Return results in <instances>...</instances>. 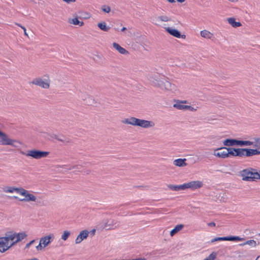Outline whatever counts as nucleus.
<instances>
[{
  "label": "nucleus",
  "mask_w": 260,
  "mask_h": 260,
  "mask_svg": "<svg viewBox=\"0 0 260 260\" xmlns=\"http://www.w3.org/2000/svg\"><path fill=\"white\" fill-rule=\"evenodd\" d=\"M3 191L7 193H12L17 192L20 195L24 196L23 199H20L19 200L21 202H37V198L34 194L29 193L22 187H16L12 186H4L2 188Z\"/></svg>",
  "instance_id": "1"
},
{
  "label": "nucleus",
  "mask_w": 260,
  "mask_h": 260,
  "mask_svg": "<svg viewBox=\"0 0 260 260\" xmlns=\"http://www.w3.org/2000/svg\"><path fill=\"white\" fill-rule=\"evenodd\" d=\"M121 122L123 124L139 126L143 128H151L155 126V123L152 121L139 119L132 116L123 119Z\"/></svg>",
  "instance_id": "2"
},
{
  "label": "nucleus",
  "mask_w": 260,
  "mask_h": 260,
  "mask_svg": "<svg viewBox=\"0 0 260 260\" xmlns=\"http://www.w3.org/2000/svg\"><path fill=\"white\" fill-rule=\"evenodd\" d=\"M15 233L9 232L6 234L5 236L0 238V251L4 252L13 245L9 244V241L14 242L15 240Z\"/></svg>",
  "instance_id": "3"
},
{
  "label": "nucleus",
  "mask_w": 260,
  "mask_h": 260,
  "mask_svg": "<svg viewBox=\"0 0 260 260\" xmlns=\"http://www.w3.org/2000/svg\"><path fill=\"white\" fill-rule=\"evenodd\" d=\"M51 80L48 74H45L42 77H36L34 78L30 84L38 86L43 89H48L50 86Z\"/></svg>",
  "instance_id": "4"
},
{
  "label": "nucleus",
  "mask_w": 260,
  "mask_h": 260,
  "mask_svg": "<svg viewBox=\"0 0 260 260\" xmlns=\"http://www.w3.org/2000/svg\"><path fill=\"white\" fill-rule=\"evenodd\" d=\"M257 172L254 169L251 168L244 169L240 172L243 181H253L256 180V175Z\"/></svg>",
  "instance_id": "5"
},
{
  "label": "nucleus",
  "mask_w": 260,
  "mask_h": 260,
  "mask_svg": "<svg viewBox=\"0 0 260 260\" xmlns=\"http://www.w3.org/2000/svg\"><path fill=\"white\" fill-rule=\"evenodd\" d=\"M21 153L26 156L31 157L37 159L46 157L49 153V152L47 151H43L37 149L29 150L26 153L23 152H21Z\"/></svg>",
  "instance_id": "6"
},
{
  "label": "nucleus",
  "mask_w": 260,
  "mask_h": 260,
  "mask_svg": "<svg viewBox=\"0 0 260 260\" xmlns=\"http://www.w3.org/2000/svg\"><path fill=\"white\" fill-rule=\"evenodd\" d=\"M0 138L1 139V141L2 144L3 145H11L17 147L18 146V145L20 144L18 141L10 139L9 136L4 132L1 135Z\"/></svg>",
  "instance_id": "7"
},
{
  "label": "nucleus",
  "mask_w": 260,
  "mask_h": 260,
  "mask_svg": "<svg viewBox=\"0 0 260 260\" xmlns=\"http://www.w3.org/2000/svg\"><path fill=\"white\" fill-rule=\"evenodd\" d=\"M159 88L163 90L172 92H176L178 91L177 86L175 84L170 82L166 79L164 80Z\"/></svg>",
  "instance_id": "8"
},
{
  "label": "nucleus",
  "mask_w": 260,
  "mask_h": 260,
  "mask_svg": "<svg viewBox=\"0 0 260 260\" xmlns=\"http://www.w3.org/2000/svg\"><path fill=\"white\" fill-rule=\"evenodd\" d=\"M149 80L155 87L159 88L165 78L160 77L158 73L151 74L149 76Z\"/></svg>",
  "instance_id": "9"
},
{
  "label": "nucleus",
  "mask_w": 260,
  "mask_h": 260,
  "mask_svg": "<svg viewBox=\"0 0 260 260\" xmlns=\"http://www.w3.org/2000/svg\"><path fill=\"white\" fill-rule=\"evenodd\" d=\"M185 185L186 189L195 190L202 188L203 186V183L201 181L197 180L186 183Z\"/></svg>",
  "instance_id": "10"
},
{
  "label": "nucleus",
  "mask_w": 260,
  "mask_h": 260,
  "mask_svg": "<svg viewBox=\"0 0 260 260\" xmlns=\"http://www.w3.org/2000/svg\"><path fill=\"white\" fill-rule=\"evenodd\" d=\"M244 239L243 238H241L238 236H229V237H217L215 238L214 239H213L211 240V242L213 243L216 241H243Z\"/></svg>",
  "instance_id": "11"
},
{
  "label": "nucleus",
  "mask_w": 260,
  "mask_h": 260,
  "mask_svg": "<svg viewBox=\"0 0 260 260\" xmlns=\"http://www.w3.org/2000/svg\"><path fill=\"white\" fill-rule=\"evenodd\" d=\"M227 151V147H221L215 150L213 154L216 157L225 158L228 157Z\"/></svg>",
  "instance_id": "12"
},
{
  "label": "nucleus",
  "mask_w": 260,
  "mask_h": 260,
  "mask_svg": "<svg viewBox=\"0 0 260 260\" xmlns=\"http://www.w3.org/2000/svg\"><path fill=\"white\" fill-rule=\"evenodd\" d=\"M55 236L53 234H50L48 235L42 237L40 239L41 244H42L43 247H47L54 239Z\"/></svg>",
  "instance_id": "13"
},
{
  "label": "nucleus",
  "mask_w": 260,
  "mask_h": 260,
  "mask_svg": "<svg viewBox=\"0 0 260 260\" xmlns=\"http://www.w3.org/2000/svg\"><path fill=\"white\" fill-rule=\"evenodd\" d=\"M118 226V223L114 219H109L104 223L103 229L106 230L114 229Z\"/></svg>",
  "instance_id": "14"
},
{
  "label": "nucleus",
  "mask_w": 260,
  "mask_h": 260,
  "mask_svg": "<svg viewBox=\"0 0 260 260\" xmlns=\"http://www.w3.org/2000/svg\"><path fill=\"white\" fill-rule=\"evenodd\" d=\"M173 107L177 109L181 110H188L190 111H195L197 110L196 109L191 106L182 105L180 103V102H179V100L177 101L176 103L174 104Z\"/></svg>",
  "instance_id": "15"
},
{
  "label": "nucleus",
  "mask_w": 260,
  "mask_h": 260,
  "mask_svg": "<svg viewBox=\"0 0 260 260\" xmlns=\"http://www.w3.org/2000/svg\"><path fill=\"white\" fill-rule=\"evenodd\" d=\"M89 233V231L86 230L81 231L75 240L76 244H79L83 240L87 239V238L88 236Z\"/></svg>",
  "instance_id": "16"
},
{
  "label": "nucleus",
  "mask_w": 260,
  "mask_h": 260,
  "mask_svg": "<svg viewBox=\"0 0 260 260\" xmlns=\"http://www.w3.org/2000/svg\"><path fill=\"white\" fill-rule=\"evenodd\" d=\"M165 30L167 32H168L169 34H170L171 35L179 38H182L183 39L185 38V35H181L180 32L177 29L172 28L171 27H165Z\"/></svg>",
  "instance_id": "17"
},
{
  "label": "nucleus",
  "mask_w": 260,
  "mask_h": 260,
  "mask_svg": "<svg viewBox=\"0 0 260 260\" xmlns=\"http://www.w3.org/2000/svg\"><path fill=\"white\" fill-rule=\"evenodd\" d=\"M81 98L87 104L92 105L94 104L95 101L94 99L91 95L86 94L82 93L81 96Z\"/></svg>",
  "instance_id": "18"
},
{
  "label": "nucleus",
  "mask_w": 260,
  "mask_h": 260,
  "mask_svg": "<svg viewBox=\"0 0 260 260\" xmlns=\"http://www.w3.org/2000/svg\"><path fill=\"white\" fill-rule=\"evenodd\" d=\"M15 240L14 242H12V245H14L18 243V242L21 241L25 237H26L27 235L25 232L16 233H15Z\"/></svg>",
  "instance_id": "19"
},
{
  "label": "nucleus",
  "mask_w": 260,
  "mask_h": 260,
  "mask_svg": "<svg viewBox=\"0 0 260 260\" xmlns=\"http://www.w3.org/2000/svg\"><path fill=\"white\" fill-rule=\"evenodd\" d=\"M186 158H178L175 159L173 161V165L175 166L179 167H183L187 166V164L186 163Z\"/></svg>",
  "instance_id": "20"
},
{
  "label": "nucleus",
  "mask_w": 260,
  "mask_h": 260,
  "mask_svg": "<svg viewBox=\"0 0 260 260\" xmlns=\"http://www.w3.org/2000/svg\"><path fill=\"white\" fill-rule=\"evenodd\" d=\"M200 35L202 37L205 39L212 40L214 38V35L212 32L206 29L201 30Z\"/></svg>",
  "instance_id": "21"
},
{
  "label": "nucleus",
  "mask_w": 260,
  "mask_h": 260,
  "mask_svg": "<svg viewBox=\"0 0 260 260\" xmlns=\"http://www.w3.org/2000/svg\"><path fill=\"white\" fill-rule=\"evenodd\" d=\"M258 154H260V151L257 149L245 148V156H251Z\"/></svg>",
  "instance_id": "22"
},
{
  "label": "nucleus",
  "mask_w": 260,
  "mask_h": 260,
  "mask_svg": "<svg viewBox=\"0 0 260 260\" xmlns=\"http://www.w3.org/2000/svg\"><path fill=\"white\" fill-rule=\"evenodd\" d=\"M168 187L174 191H179L186 190L185 183L181 185H168Z\"/></svg>",
  "instance_id": "23"
},
{
  "label": "nucleus",
  "mask_w": 260,
  "mask_h": 260,
  "mask_svg": "<svg viewBox=\"0 0 260 260\" xmlns=\"http://www.w3.org/2000/svg\"><path fill=\"white\" fill-rule=\"evenodd\" d=\"M113 47L117 50L120 53L122 54H127L128 53V52L124 48L121 47L118 43H113Z\"/></svg>",
  "instance_id": "24"
},
{
  "label": "nucleus",
  "mask_w": 260,
  "mask_h": 260,
  "mask_svg": "<svg viewBox=\"0 0 260 260\" xmlns=\"http://www.w3.org/2000/svg\"><path fill=\"white\" fill-rule=\"evenodd\" d=\"M227 21L233 27H238L242 26L240 22H236L235 18L231 17L227 19Z\"/></svg>",
  "instance_id": "25"
},
{
  "label": "nucleus",
  "mask_w": 260,
  "mask_h": 260,
  "mask_svg": "<svg viewBox=\"0 0 260 260\" xmlns=\"http://www.w3.org/2000/svg\"><path fill=\"white\" fill-rule=\"evenodd\" d=\"M238 140L227 139L223 142L224 146H232L237 145Z\"/></svg>",
  "instance_id": "26"
},
{
  "label": "nucleus",
  "mask_w": 260,
  "mask_h": 260,
  "mask_svg": "<svg viewBox=\"0 0 260 260\" xmlns=\"http://www.w3.org/2000/svg\"><path fill=\"white\" fill-rule=\"evenodd\" d=\"M56 169L58 172L64 173L70 171V165H57Z\"/></svg>",
  "instance_id": "27"
},
{
  "label": "nucleus",
  "mask_w": 260,
  "mask_h": 260,
  "mask_svg": "<svg viewBox=\"0 0 260 260\" xmlns=\"http://www.w3.org/2000/svg\"><path fill=\"white\" fill-rule=\"evenodd\" d=\"M184 225L183 224H178L170 232V236L173 237L177 232L181 230Z\"/></svg>",
  "instance_id": "28"
},
{
  "label": "nucleus",
  "mask_w": 260,
  "mask_h": 260,
  "mask_svg": "<svg viewBox=\"0 0 260 260\" xmlns=\"http://www.w3.org/2000/svg\"><path fill=\"white\" fill-rule=\"evenodd\" d=\"M69 22L70 24H73L74 25H78L80 26H83L84 25V22L83 21H80L78 18L76 17L73 19H69Z\"/></svg>",
  "instance_id": "29"
},
{
  "label": "nucleus",
  "mask_w": 260,
  "mask_h": 260,
  "mask_svg": "<svg viewBox=\"0 0 260 260\" xmlns=\"http://www.w3.org/2000/svg\"><path fill=\"white\" fill-rule=\"evenodd\" d=\"M233 150H235L236 156L242 157L245 155V148H236Z\"/></svg>",
  "instance_id": "30"
},
{
  "label": "nucleus",
  "mask_w": 260,
  "mask_h": 260,
  "mask_svg": "<svg viewBox=\"0 0 260 260\" xmlns=\"http://www.w3.org/2000/svg\"><path fill=\"white\" fill-rule=\"evenodd\" d=\"M98 26L101 30H102L104 31H108L110 29V27L108 26H107L105 22H102L99 23L98 24Z\"/></svg>",
  "instance_id": "31"
},
{
  "label": "nucleus",
  "mask_w": 260,
  "mask_h": 260,
  "mask_svg": "<svg viewBox=\"0 0 260 260\" xmlns=\"http://www.w3.org/2000/svg\"><path fill=\"white\" fill-rule=\"evenodd\" d=\"M245 245H249L252 247H255L256 246V242L254 240H250L246 241L245 242L240 244V246H243Z\"/></svg>",
  "instance_id": "32"
},
{
  "label": "nucleus",
  "mask_w": 260,
  "mask_h": 260,
  "mask_svg": "<svg viewBox=\"0 0 260 260\" xmlns=\"http://www.w3.org/2000/svg\"><path fill=\"white\" fill-rule=\"evenodd\" d=\"M253 144V142L249 141L238 140L237 145L240 146H250Z\"/></svg>",
  "instance_id": "33"
},
{
  "label": "nucleus",
  "mask_w": 260,
  "mask_h": 260,
  "mask_svg": "<svg viewBox=\"0 0 260 260\" xmlns=\"http://www.w3.org/2000/svg\"><path fill=\"white\" fill-rule=\"evenodd\" d=\"M158 19H160L161 22H169L172 21L171 18L166 15L159 16Z\"/></svg>",
  "instance_id": "34"
},
{
  "label": "nucleus",
  "mask_w": 260,
  "mask_h": 260,
  "mask_svg": "<svg viewBox=\"0 0 260 260\" xmlns=\"http://www.w3.org/2000/svg\"><path fill=\"white\" fill-rule=\"evenodd\" d=\"M233 149H236L235 148L232 147H227V154H228V157H229L230 155H231L234 156H236V155L235 154V150H233Z\"/></svg>",
  "instance_id": "35"
},
{
  "label": "nucleus",
  "mask_w": 260,
  "mask_h": 260,
  "mask_svg": "<svg viewBox=\"0 0 260 260\" xmlns=\"http://www.w3.org/2000/svg\"><path fill=\"white\" fill-rule=\"evenodd\" d=\"M71 233L68 231H64L62 235H61V238L63 241H66L69 237L70 236Z\"/></svg>",
  "instance_id": "36"
},
{
  "label": "nucleus",
  "mask_w": 260,
  "mask_h": 260,
  "mask_svg": "<svg viewBox=\"0 0 260 260\" xmlns=\"http://www.w3.org/2000/svg\"><path fill=\"white\" fill-rule=\"evenodd\" d=\"M101 9L103 12L107 13H109L111 11V8L108 6H103Z\"/></svg>",
  "instance_id": "37"
},
{
  "label": "nucleus",
  "mask_w": 260,
  "mask_h": 260,
  "mask_svg": "<svg viewBox=\"0 0 260 260\" xmlns=\"http://www.w3.org/2000/svg\"><path fill=\"white\" fill-rule=\"evenodd\" d=\"M153 23L155 24V25H160L161 24V20L160 19H158V16L157 17H156L154 19H153Z\"/></svg>",
  "instance_id": "38"
},
{
  "label": "nucleus",
  "mask_w": 260,
  "mask_h": 260,
  "mask_svg": "<svg viewBox=\"0 0 260 260\" xmlns=\"http://www.w3.org/2000/svg\"><path fill=\"white\" fill-rule=\"evenodd\" d=\"M15 24L20 27L24 31V35L27 37H28V35L27 34V33L26 32V28H25V27H24L23 26L21 25L20 24H19V23H15Z\"/></svg>",
  "instance_id": "39"
},
{
  "label": "nucleus",
  "mask_w": 260,
  "mask_h": 260,
  "mask_svg": "<svg viewBox=\"0 0 260 260\" xmlns=\"http://www.w3.org/2000/svg\"><path fill=\"white\" fill-rule=\"evenodd\" d=\"M80 167H81V165H76L71 166V165H70V169H69V170H78V169H79Z\"/></svg>",
  "instance_id": "40"
},
{
  "label": "nucleus",
  "mask_w": 260,
  "mask_h": 260,
  "mask_svg": "<svg viewBox=\"0 0 260 260\" xmlns=\"http://www.w3.org/2000/svg\"><path fill=\"white\" fill-rule=\"evenodd\" d=\"M254 141L256 143H258L257 145H255L254 147L260 148V138H255Z\"/></svg>",
  "instance_id": "41"
},
{
  "label": "nucleus",
  "mask_w": 260,
  "mask_h": 260,
  "mask_svg": "<svg viewBox=\"0 0 260 260\" xmlns=\"http://www.w3.org/2000/svg\"><path fill=\"white\" fill-rule=\"evenodd\" d=\"M45 247H43L42 244H41L40 242L38 246H36V249L38 251L42 250Z\"/></svg>",
  "instance_id": "42"
},
{
  "label": "nucleus",
  "mask_w": 260,
  "mask_h": 260,
  "mask_svg": "<svg viewBox=\"0 0 260 260\" xmlns=\"http://www.w3.org/2000/svg\"><path fill=\"white\" fill-rule=\"evenodd\" d=\"M35 240H33L31 241L30 242H29L28 243H27L25 246V248H28L32 244H33L35 242Z\"/></svg>",
  "instance_id": "43"
},
{
  "label": "nucleus",
  "mask_w": 260,
  "mask_h": 260,
  "mask_svg": "<svg viewBox=\"0 0 260 260\" xmlns=\"http://www.w3.org/2000/svg\"><path fill=\"white\" fill-rule=\"evenodd\" d=\"M222 194H223V196L221 197V198H222L223 199L222 201L223 202H225L227 199L225 193H223Z\"/></svg>",
  "instance_id": "44"
},
{
  "label": "nucleus",
  "mask_w": 260,
  "mask_h": 260,
  "mask_svg": "<svg viewBox=\"0 0 260 260\" xmlns=\"http://www.w3.org/2000/svg\"><path fill=\"white\" fill-rule=\"evenodd\" d=\"M62 1L68 4H69L72 2L74 3L76 2V0H62Z\"/></svg>",
  "instance_id": "45"
},
{
  "label": "nucleus",
  "mask_w": 260,
  "mask_h": 260,
  "mask_svg": "<svg viewBox=\"0 0 260 260\" xmlns=\"http://www.w3.org/2000/svg\"><path fill=\"white\" fill-rule=\"evenodd\" d=\"M215 223L214 222H211L208 223V225L209 226H215Z\"/></svg>",
  "instance_id": "46"
},
{
  "label": "nucleus",
  "mask_w": 260,
  "mask_h": 260,
  "mask_svg": "<svg viewBox=\"0 0 260 260\" xmlns=\"http://www.w3.org/2000/svg\"><path fill=\"white\" fill-rule=\"evenodd\" d=\"M256 175V180L257 179H260V171L259 172H257L256 173V174H255Z\"/></svg>",
  "instance_id": "47"
},
{
  "label": "nucleus",
  "mask_w": 260,
  "mask_h": 260,
  "mask_svg": "<svg viewBox=\"0 0 260 260\" xmlns=\"http://www.w3.org/2000/svg\"><path fill=\"white\" fill-rule=\"evenodd\" d=\"M179 102H180V103L181 104H186V103H187V101H186V100H183V101H179Z\"/></svg>",
  "instance_id": "48"
},
{
  "label": "nucleus",
  "mask_w": 260,
  "mask_h": 260,
  "mask_svg": "<svg viewBox=\"0 0 260 260\" xmlns=\"http://www.w3.org/2000/svg\"><path fill=\"white\" fill-rule=\"evenodd\" d=\"M95 229H93L91 231V234L94 235L95 234Z\"/></svg>",
  "instance_id": "49"
},
{
  "label": "nucleus",
  "mask_w": 260,
  "mask_h": 260,
  "mask_svg": "<svg viewBox=\"0 0 260 260\" xmlns=\"http://www.w3.org/2000/svg\"><path fill=\"white\" fill-rule=\"evenodd\" d=\"M178 2H179V3H183L185 2V0H176Z\"/></svg>",
  "instance_id": "50"
},
{
  "label": "nucleus",
  "mask_w": 260,
  "mask_h": 260,
  "mask_svg": "<svg viewBox=\"0 0 260 260\" xmlns=\"http://www.w3.org/2000/svg\"><path fill=\"white\" fill-rule=\"evenodd\" d=\"M170 3H175V0H167Z\"/></svg>",
  "instance_id": "51"
},
{
  "label": "nucleus",
  "mask_w": 260,
  "mask_h": 260,
  "mask_svg": "<svg viewBox=\"0 0 260 260\" xmlns=\"http://www.w3.org/2000/svg\"><path fill=\"white\" fill-rule=\"evenodd\" d=\"M126 29H127V28H126V27H122V28L121 29V31H124L126 30Z\"/></svg>",
  "instance_id": "52"
},
{
  "label": "nucleus",
  "mask_w": 260,
  "mask_h": 260,
  "mask_svg": "<svg viewBox=\"0 0 260 260\" xmlns=\"http://www.w3.org/2000/svg\"><path fill=\"white\" fill-rule=\"evenodd\" d=\"M13 198L14 199H18V197L17 196H14Z\"/></svg>",
  "instance_id": "53"
},
{
  "label": "nucleus",
  "mask_w": 260,
  "mask_h": 260,
  "mask_svg": "<svg viewBox=\"0 0 260 260\" xmlns=\"http://www.w3.org/2000/svg\"><path fill=\"white\" fill-rule=\"evenodd\" d=\"M229 1L231 2H234L237 1V0H229Z\"/></svg>",
  "instance_id": "54"
},
{
  "label": "nucleus",
  "mask_w": 260,
  "mask_h": 260,
  "mask_svg": "<svg viewBox=\"0 0 260 260\" xmlns=\"http://www.w3.org/2000/svg\"><path fill=\"white\" fill-rule=\"evenodd\" d=\"M258 258H259V256H257V257L256 258V260H257Z\"/></svg>",
  "instance_id": "55"
},
{
  "label": "nucleus",
  "mask_w": 260,
  "mask_h": 260,
  "mask_svg": "<svg viewBox=\"0 0 260 260\" xmlns=\"http://www.w3.org/2000/svg\"><path fill=\"white\" fill-rule=\"evenodd\" d=\"M258 236H260V233L258 234Z\"/></svg>",
  "instance_id": "56"
}]
</instances>
